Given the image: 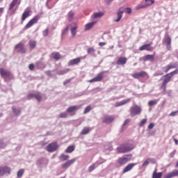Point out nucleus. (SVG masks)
<instances>
[{
  "instance_id": "8",
  "label": "nucleus",
  "mask_w": 178,
  "mask_h": 178,
  "mask_svg": "<svg viewBox=\"0 0 178 178\" xmlns=\"http://www.w3.org/2000/svg\"><path fill=\"white\" fill-rule=\"evenodd\" d=\"M145 4L137 6L136 7V10H138V9H145V8H149V6L155 3V0H145Z\"/></svg>"
},
{
  "instance_id": "43",
  "label": "nucleus",
  "mask_w": 178,
  "mask_h": 178,
  "mask_svg": "<svg viewBox=\"0 0 178 178\" xmlns=\"http://www.w3.org/2000/svg\"><path fill=\"white\" fill-rule=\"evenodd\" d=\"M90 111H91V106H88L85 108V110H84V111H83L84 115H86V113H88V112H90Z\"/></svg>"
},
{
  "instance_id": "31",
  "label": "nucleus",
  "mask_w": 178,
  "mask_h": 178,
  "mask_svg": "<svg viewBox=\"0 0 178 178\" xmlns=\"http://www.w3.org/2000/svg\"><path fill=\"white\" fill-rule=\"evenodd\" d=\"M73 151H74V145H70L65 149V152H66L67 154H72Z\"/></svg>"
},
{
  "instance_id": "27",
  "label": "nucleus",
  "mask_w": 178,
  "mask_h": 178,
  "mask_svg": "<svg viewBox=\"0 0 178 178\" xmlns=\"http://www.w3.org/2000/svg\"><path fill=\"white\" fill-rule=\"evenodd\" d=\"M94 24H95V22H90L85 25V30L86 31L90 30V29H92L94 27Z\"/></svg>"
},
{
  "instance_id": "5",
  "label": "nucleus",
  "mask_w": 178,
  "mask_h": 178,
  "mask_svg": "<svg viewBox=\"0 0 178 178\" xmlns=\"http://www.w3.org/2000/svg\"><path fill=\"white\" fill-rule=\"evenodd\" d=\"M119 154H124V152H129L133 149V145L129 146L127 145H122L117 148Z\"/></svg>"
},
{
  "instance_id": "47",
  "label": "nucleus",
  "mask_w": 178,
  "mask_h": 178,
  "mask_svg": "<svg viewBox=\"0 0 178 178\" xmlns=\"http://www.w3.org/2000/svg\"><path fill=\"white\" fill-rule=\"evenodd\" d=\"M59 118H60L62 119H65V118H67V113H61L60 114Z\"/></svg>"
},
{
  "instance_id": "46",
  "label": "nucleus",
  "mask_w": 178,
  "mask_h": 178,
  "mask_svg": "<svg viewBox=\"0 0 178 178\" xmlns=\"http://www.w3.org/2000/svg\"><path fill=\"white\" fill-rule=\"evenodd\" d=\"M35 95V93H29L27 95V99H32V98H34Z\"/></svg>"
},
{
  "instance_id": "9",
  "label": "nucleus",
  "mask_w": 178,
  "mask_h": 178,
  "mask_svg": "<svg viewBox=\"0 0 178 178\" xmlns=\"http://www.w3.org/2000/svg\"><path fill=\"white\" fill-rule=\"evenodd\" d=\"M58 148H59V145H58V143L54 142L49 144L46 147V149L47 151H48V152H55V151H56Z\"/></svg>"
},
{
  "instance_id": "3",
  "label": "nucleus",
  "mask_w": 178,
  "mask_h": 178,
  "mask_svg": "<svg viewBox=\"0 0 178 178\" xmlns=\"http://www.w3.org/2000/svg\"><path fill=\"white\" fill-rule=\"evenodd\" d=\"M129 156H130V155H124V156L119 157L116 161L117 165L119 166H124L126 163L131 161V159L129 158Z\"/></svg>"
},
{
  "instance_id": "11",
  "label": "nucleus",
  "mask_w": 178,
  "mask_h": 178,
  "mask_svg": "<svg viewBox=\"0 0 178 178\" xmlns=\"http://www.w3.org/2000/svg\"><path fill=\"white\" fill-rule=\"evenodd\" d=\"M132 77L134 79H140V77L144 78V77H149L147 72L145 71H141L140 72H136L132 74Z\"/></svg>"
},
{
  "instance_id": "61",
  "label": "nucleus",
  "mask_w": 178,
  "mask_h": 178,
  "mask_svg": "<svg viewBox=\"0 0 178 178\" xmlns=\"http://www.w3.org/2000/svg\"><path fill=\"white\" fill-rule=\"evenodd\" d=\"M3 8H0V13H3Z\"/></svg>"
},
{
  "instance_id": "25",
  "label": "nucleus",
  "mask_w": 178,
  "mask_h": 178,
  "mask_svg": "<svg viewBox=\"0 0 178 178\" xmlns=\"http://www.w3.org/2000/svg\"><path fill=\"white\" fill-rule=\"evenodd\" d=\"M144 62H147V60H151L152 62H154L155 60V58L154 57V55H146L142 58Z\"/></svg>"
},
{
  "instance_id": "48",
  "label": "nucleus",
  "mask_w": 178,
  "mask_h": 178,
  "mask_svg": "<svg viewBox=\"0 0 178 178\" xmlns=\"http://www.w3.org/2000/svg\"><path fill=\"white\" fill-rule=\"evenodd\" d=\"M95 169V163H93L88 168V172H92Z\"/></svg>"
},
{
  "instance_id": "15",
  "label": "nucleus",
  "mask_w": 178,
  "mask_h": 178,
  "mask_svg": "<svg viewBox=\"0 0 178 178\" xmlns=\"http://www.w3.org/2000/svg\"><path fill=\"white\" fill-rule=\"evenodd\" d=\"M123 13H124V8L121 7L118 9L117 12L118 19L115 20V22H119L122 19L123 17Z\"/></svg>"
},
{
  "instance_id": "56",
  "label": "nucleus",
  "mask_w": 178,
  "mask_h": 178,
  "mask_svg": "<svg viewBox=\"0 0 178 178\" xmlns=\"http://www.w3.org/2000/svg\"><path fill=\"white\" fill-rule=\"evenodd\" d=\"M29 67L30 70H34V67H35L34 64H30Z\"/></svg>"
},
{
  "instance_id": "59",
  "label": "nucleus",
  "mask_w": 178,
  "mask_h": 178,
  "mask_svg": "<svg viewBox=\"0 0 178 178\" xmlns=\"http://www.w3.org/2000/svg\"><path fill=\"white\" fill-rule=\"evenodd\" d=\"M173 140L175 141V145H178V140H177V139H176V138H173Z\"/></svg>"
},
{
  "instance_id": "35",
  "label": "nucleus",
  "mask_w": 178,
  "mask_h": 178,
  "mask_svg": "<svg viewBox=\"0 0 178 178\" xmlns=\"http://www.w3.org/2000/svg\"><path fill=\"white\" fill-rule=\"evenodd\" d=\"M1 170L3 171V174L6 175V173H10V168L9 167H1Z\"/></svg>"
},
{
  "instance_id": "60",
  "label": "nucleus",
  "mask_w": 178,
  "mask_h": 178,
  "mask_svg": "<svg viewBox=\"0 0 178 178\" xmlns=\"http://www.w3.org/2000/svg\"><path fill=\"white\" fill-rule=\"evenodd\" d=\"M154 76L156 77L158 76H162V74H159V73H156L154 74Z\"/></svg>"
},
{
  "instance_id": "36",
  "label": "nucleus",
  "mask_w": 178,
  "mask_h": 178,
  "mask_svg": "<svg viewBox=\"0 0 178 178\" xmlns=\"http://www.w3.org/2000/svg\"><path fill=\"white\" fill-rule=\"evenodd\" d=\"M73 17H74V12L70 11L68 13V20H69V22H72L73 20Z\"/></svg>"
},
{
  "instance_id": "30",
  "label": "nucleus",
  "mask_w": 178,
  "mask_h": 178,
  "mask_svg": "<svg viewBox=\"0 0 178 178\" xmlns=\"http://www.w3.org/2000/svg\"><path fill=\"white\" fill-rule=\"evenodd\" d=\"M152 178H162V172H156V170L153 172Z\"/></svg>"
},
{
  "instance_id": "37",
  "label": "nucleus",
  "mask_w": 178,
  "mask_h": 178,
  "mask_svg": "<svg viewBox=\"0 0 178 178\" xmlns=\"http://www.w3.org/2000/svg\"><path fill=\"white\" fill-rule=\"evenodd\" d=\"M158 101H159V99L149 101L148 102L149 106H154V105H156V104H158Z\"/></svg>"
},
{
  "instance_id": "62",
  "label": "nucleus",
  "mask_w": 178,
  "mask_h": 178,
  "mask_svg": "<svg viewBox=\"0 0 178 178\" xmlns=\"http://www.w3.org/2000/svg\"><path fill=\"white\" fill-rule=\"evenodd\" d=\"M175 152H176V151L174 152L173 155H175Z\"/></svg>"
},
{
  "instance_id": "19",
  "label": "nucleus",
  "mask_w": 178,
  "mask_h": 178,
  "mask_svg": "<svg viewBox=\"0 0 178 178\" xmlns=\"http://www.w3.org/2000/svg\"><path fill=\"white\" fill-rule=\"evenodd\" d=\"M131 101V99H127L125 100H122L121 102H115L114 104L115 108H119V106H123V105H126V104H129Z\"/></svg>"
},
{
  "instance_id": "28",
  "label": "nucleus",
  "mask_w": 178,
  "mask_h": 178,
  "mask_svg": "<svg viewBox=\"0 0 178 178\" xmlns=\"http://www.w3.org/2000/svg\"><path fill=\"white\" fill-rule=\"evenodd\" d=\"M90 131H91V129L89 127H85L81 131V134L84 136L86 134H88Z\"/></svg>"
},
{
  "instance_id": "54",
  "label": "nucleus",
  "mask_w": 178,
  "mask_h": 178,
  "mask_svg": "<svg viewBox=\"0 0 178 178\" xmlns=\"http://www.w3.org/2000/svg\"><path fill=\"white\" fill-rule=\"evenodd\" d=\"M129 123H130V120L127 119L125 120V121L123 123V126H126V124H129Z\"/></svg>"
},
{
  "instance_id": "7",
  "label": "nucleus",
  "mask_w": 178,
  "mask_h": 178,
  "mask_svg": "<svg viewBox=\"0 0 178 178\" xmlns=\"http://www.w3.org/2000/svg\"><path fill=\"white\" fill-rule=\"evenodd\" d=\"M104 74H105V72H99V74H97V75L95 78L88 81V83H98L99 81H102V80H104Z\"/></svg>"
},
{
  "instance_id": "12",
  "label": "nucleus",
  "mask_w": 178,
  "mask_h": 178,
  "mask_svg": "<svg viewBox=\"0 0 178 178\" xmlns=\"http://www.w3.org/2000/svg\"><path fill=\"white\" fill-rule=\"evenodd\" d=\"M163 42H164V44H167V49L168 51H170V48H171L170 45L172 44V38H170V36H169V35H165Z\"/></svg>"
},
{
  "instance_id": "50",
  "label": "nucleus",
  "mask_w": 178,
  "mask_h": 178,
  "mask_svg": "<svg viewBox=\"0 0 178 178\" xmlns=\"http://www.w3.org/2000/svg\"><path fill=\"white\" fill-rule=\"evenodd\" d=\"M69 31V26H66L65 29L63 31L62 35H65Z\"/></svg>"
},
{
  "instance_id": "21",
  "label": "nucleus",
  "mask_w": 178,
  "mask_h": 178,
  "mask_svg": "<svg viewBox=\"0 0 178 178\" xmlns=\"http://www.w3.org/2000/svg\"><path fill=\"white\" fill-rule=\"evenodd\" d=\"M79 109H81V106H71L67 109L66 112L67 113H73V112H76Z\"/></svg>"
},
{
  "instance_id": "4",
  "label": "nucleus",
  "mask_w": 178,
  "mask_h": 178,
  "mask_svg": "<svg viewBox=\"0 0 178 178\" xmlns=\"http://www.w3.org/2000/svg\"><path fill=\"white\" fill-rule=\"evenodd\" d=\"M15 51H16L18 54H26L27 52V49L24 46V43L19 42L14 47Z\"/></svg>"
},
{
  "instance_id": "53",
  "label": "nucleus",
  "mask_w": 178,
  "mask_h": 178,
  "mask_svg": "<svg viewBox=\"0 0 178 178\" xmlns=\"http://www.w3.org/2000/svg\"><path fill=\"white\" fill-rule=\"evenodd\" d=\"M172 175L170 174V172H168L167 174H165L163 178H172Z\"/></svg>"
},
{
  "instance_id": "1",
  "label": "nucleus",
  "mask_w": 178,
  "mask_h": 178,
  "mask_svg": "<svg viewBox=\"0 0 178 178\" xmlns=\"http://www.w3.org/2000/svg\"><path fill=\"white\" fill-rule=\"evenodd\" d=\"M175 74H178V69H176L163 76L164 79L163 81L161 87L160 88V90H163V92H166V85L172 80V77H173Z\"/></svg>"
},
{
  "instance_id": "26",
  "label": "nucleus",
  "mask_w": 178,
  "mask_h": 178,
  "mask_svg": "<svg viewBox=\"0 0 178 178\" xmlns=\"http://www.w3.org/2000/svg\"><path fill=\"white\" fill-rule=\"evenodd\" d=\"M29 45L30 49H35V48L37 47V41L30 40L29 42Z\"/></svg>"
},
{
  "instance_id": "44",
  "label": "nucleus",
  "mask_w": 178,
  "mask_h": 178,
  "mask_svg": "<svg viewBox=\"0 0 178 178\" xmlns=\"http://www.w3.org/2000/svg\"><path fill=\"white\" fill-rule=\"evenodd\" d=\"M145 123H147V118L142 120L139 124V126L140 127H143L144 126V124H145Z\"/></svg>"
},
{
  "instance_id": "32",
  "label": "nucleus",
  "mask_w": 178,
  "mask_h": 178,
  "mask_svg": "<svg viewBox=\"0 0 178 178\" xmlns=\"http://www.w3.org/2000/svg\"><path fill=\"white\" fill-rule=\"evenodd\" d=\"M102 16H104V13L99 12V13H93V15H92V17L93 19H97L98 17H102Z\"/></svg>"
},
{
  "instance_id": "13",
  "label": "nucleus",
  "mask_w": 178,
  "mask_h": 178,
  "mask_svg": "<svg viewBox=\"0 0 178 178\" xmlns=\"http://www.w3.org/2000/svg\"><path fill=\"white\" fill-rule=\"evenodd\" d=\"M31 13H33V12L31 11V10L26 8L21 17V20L22 22H24V20H26V19H27V17H30V15H31Z\"/></svg>"
},
{
  "instance_id": "6",
  "label": "nucleus",
  "mask_w": 178,
  "mask_h": 178,
  "mask_svg": "<svg viewBox=\"0 0 178 178\" xmlns=\"http://www.w3.org/2000/svg\"><path fill=\"white\" fill-rule=\"evenodd\" d=\"M38 20H40V15H35L33 18H32L24 26V30H27L32 27L33 24L38 23Z\"/></svg>"
},
{
  "instance_id": "58",
  "label": "nucleus",
  "mask_w": 178,
  "mask_h": 178,
  "mask_svg": "<svg viewBox=\"0 0 178 178\" xmlns=\"http://www.w3.org/2000/svg\"><path fill=\"white\" fill-rule=\"evenodd\" d=\"M3 171H2V167H0V176H3Z\"/></svg>"
},
{
  "instance_id": "16",
  "label": "nucleus",
  "mask_w": 178,
  "mask_h": 178,
  "mask_svg": "<svg viewBox=\"0 0 178 178\" xmlns=\"http://www.w3.org/2000/svg\"><path fill=\"white\" fill-rule=\"evenodd\" d=\"M140 51H149V52H152V51H154V47L151 46V44H145L142 45L139 48Z\"/></svg>"
},
{
  "instance_id": "23",
  "label": "nucleus",
  "mask_w": 178,
  "mask_h": 178,
  "mask_svg": "<svg viewBox=\"0 0 178 178\" xmlns=\"http://www.w3.org/2000/svg\"><path fill=\"white\" fill-rule=\"evenodd\" d=\"M51 58L54 59L55 60H59L62 59V55L59 52L54 51L51 54Z\"/></svg>"
},
{
  "instance_id": "17",
  "label": "nucleus",
  "mask_w": 178,
  "mask_h": 178,
  "mask_svg": "<svg viewBox=\"0 0 178 178\" xmlns=\"http://www.w3.org/2000/svg\"><path fill=\"white\" fill-rule=\"evenodd\" d=\"M75 162H76V159H72L71 160H69L65 163H64L63 164H62V168L63 169H67V168H70V166H72V165H73V163H74Z\"/></svg>"
},
{
  "instance_id": "55",
  "label": "nucleus",
  "mask_w": 178,
  "mask_h": 178,
  "mask_svg": "<svg viewBox=\"0 0 178 178\" xmlns=\"http://www.w3.org/2000/svg\"><path fill=\"white\" fill-rule=\"evenodd\" d=\"M178 113V111L172 112L170 113L169 116H176V114Z\"/></svg>"
},
{
  "instance_id": "10",
  "label": "nucleus",
  "mask_w": 178,
  "mask_h": 178,
  "mask_svg": "<svg viewBox=\"0 0 178 178\" xmlns=\"http://www.w3.org/2000/svg\"><path fill=\"white\" fill-rule=\"evenodd\" d=\"M141 113V107L138 106H134L130 108L131 116H136V115H140Z\"/></svg>"
},
{
  "instance_id": "24",
  "label": "nucleus",
  "mask_w": 178,
  "mask_h": 178,
  "mask_svg": "<svg viewBox=\"0 0 178 178\" xmlns=\"http://www.w3.org/2000/svg\"><path fill=\"white\" fill-rule=\"evenodd\" d=\"M127 63V58L126 57H120L116 62L117 65H126Z\"/></svg>"
},
{
  "instance_id": "20",
  "label": "nucleus",
  "mask_w": 178,
  "mask_h": 178,
  "mask_svg": "<svg viewBox=\"0 0 178 178\" xmlns=\"http://www.w3.org/2000/svg\"><path fill=\"white\" fill-rule=\"evenodd\" d=\"M136 165H137V163H131L128 164L123 169L122 173L124 174V173H127V172H130V170H131V169H133V168H134Z\"/></svg>"
},
{
  "instance_id": "38",
  "label": "nucleus",
  "mask_w": 178,
  "mask_h": 178,
  "mask_svg": "<svg viewBox=\"0 0 178 178\" xmlns=\"http://www.w3.org/2000/svg\"><path fill=\"white\" fill-rule=\"evenodd\" d=\"M77 33V26L71 29V34L72 37H74Z\"/></svg>"
},
{
  "instance_id": "14",
  "label": "nucleus",
  "mask_w": 178,
  "mask_h": 178,
  "mask_svg": "<svg viewBox=\"0 0 178 178\" xmlns=\"http://www.w3.org/2000/svg\"><path fill=\"white\" fill-rule=\"evenodd\" d=\"M177 65L176 64H168L166 66L162 67V70L164 73H168L169 70H172V69H176Z\"/></svg>"
},
{
  "instance_id": "33",
  "label": "nucleus",
  "mask_w": 178,
  "mask_h": 178,
  "mask_svg": "<svg viewBox=\"0 0 178 178\" xmlns=\"http://www.w3.org/2000/svg\"><path fill=\"white\" fill-rule=\"evenodd\" d=\"M69 158H70L69 155H66L65 154H62L59 156V159H60V161H62L63 162H65V161H67Z\"/></svg>"
},
{
  "instance_id": "2",
  "label": "nucleus",
  "mask_w": 178,
  "mask_h": 178,
  "mask_svg": "<svg viewBox=\"0 0 178 178\" xmlns=\"http://www.w3.org/2000/svg\"><path fill=\"white\" fill-rule=\"evenodd\" d=\"M0 75L4 79V81H10L13 79L12 72L4 68H0Z\"/></svg>"
},
{
  "instance_id": "49",
  "label": "nucleus",
  "mask_w": 178,
  "mask_h": 178,
  "mask_svg": "<svg viewBox=\"0 0 178 178\" xmlns=\"http://www.w3.org/2000/svg\"><path fill=\"white\" fill-rule=\"evenodd\" d=\"M88 54H92V52H95V49L94 47H90L87 50Z\"/></svg>"
},
{
  "instance_id": "45",
  "label": "nucleus",
  "mask_w": 178,
  "mask_h": 178,
  "mask_svg": "<svg viewBox=\"0 0 178 178\" xmlns=\"http://www.w3.org/2000/svg\"><path fill=\"white\" fill-rule=\"evenodd\" d=\"M151 162V159L148 158L143 164L142 166H147Z\"/></svg>"
},
{
  "instance_id": "63",
  "label": "nucleus",
  "mask_w": 178,
  "mask_h": 178,
  "mask_svg": "<svg viewBox=\"0 0 178 178\" xmlns=\"http://www.w3.org/2000/svg\"><path fill=\"white\" fill-rule=\"evenodd\" d=\"M110 1H113V0H110Z\"/></svg>"
},
{
  "instance_id": "52",
  "label": "nucleus",
  "mask_w": 178,
  "mask_h": 178,
  "mask_svg": "<svg viewBox=\"0 0 178 178\" xmlns=\"http://www.w3.org/2000/svg\"><path fill=\"white\" fill-rule=\"evenodd\" d=\"M154 126H155V124L151 122V123L148 125L147 129H149V130H151V129H154Z\"/></svg>"
},
{
  "instance_id": "40",
  "label": "nucleus",
  "mask_w": 178,
  "mask_h": 178,
  "mask_svg": "<svg viewBox=\"0 0 178 178\" xmlns=\"http://www.w3.org/2000/svg\"><path fill=\"white\" fill-rule=\"evenodd\" d=\"M24 175V169H21L17 172V177H22Z\"/></svg>"
},
{
  "instance_id": "64",
  "label": "nucleus",
  "mask_w": 178,
  "mask_h": 178,
  "mask_svg": "<svg viewBox=\"0 0 178 178\" xmlns=\"http://www.w3.org/2000/svg\"><path fill=\"white\" fill-rule=\"evenodd\" d=\"M19 3H20V1L19 2Z\"/></svg>"
},
{
  "instance_id": "29",
  "label": "nucleus",
  "mask_w": 178,
  "mask_h": 178,
  "mask_svg": "<svg viewBox=\"0 0 178 178\" xmlns=\"http://www.w3.org/2000/svg\"><path fill=\"white\" fill-rule=\"evenodd\" d=\"M34 98L38 100V102H41V101L42 100V95H41V92H37L36 93H35Z\"/></svg>"
},
{
  "instance_id": "18",
  "label": "nucleus",
  "mask_w": 178,
  "mask_h": 178,
  "mask_svg": "<svg viewBox=\"0 0 178 178\" xmlns=\"http://www.w3.org/2000/svg\"><path fill=\"white\" fill-rule=\"evenodd\" d=\"M114 120H115V117H113V115H111V116L106 115L102 119L103 123H106V124L112 123V122H113Z\"/></svg>"
},
{
  "instance_id": "42",
  "label": "nucleus",
  "mask_w": 178,
  "mask_h": 178,
  "mask_svg": "<svg viewBox=\"0 0 178 178\" xmlns=\"http://www.w3.org/2000/svg\"><path fill=\"white\" fill-rule=\"evenodd\" d=\"M170 173L171 174L172 177H176L178 176V170L171 172Z\"/></svg>"
},
{
  "instance_id": "39",
  "label": "nucleus",
  "mask_w": 178,
  "mask_h": 178,
  "mask_svg": "<svg viewBox=\"0 0 178 178\" xmlns=\"http://www.w3.org/2000/svg\"><path fill=\"white\" fill-rule=\"evenodd\" d=\"M13 112L17 116H19L20 115V110L16 108V107H13Z\"/></svg>"
},
{
  "instance_id": "41",
  "label": "nucleus",
  "mask_w": 178,
  "mask_h": 178,
  "mask_svg": "<svg viewBox=\"0 0 178 178\" xmlns=\"http://www.w3.org/2000/svg\"><path fill=\"white\" fill-rule=\"evenodd\" d=\"M49 34V29H46L44 31H42L43 37H47Z\"/></svg>"
},
{
  "instance_id": "22",
  "label": "nucleus",
  "mask_w": 178,
  "mask_h": 178,
  "mask_svg": "<svg viewBox=\"0 0 178 178\" xmlns=\"http://www.w3.org/2000/svg\"><path fill=\"white\" fill-rule=\"evenodd\" d=\"M81 62V57H78L76 58H74L69 61L68 65L69 66H74V65H79Z\"/></svg>"
},
{
  "instance_id": "34",
  "label": "nucleus",
  "mask_w": 178,
  "mask_h": 178,
  "mask_svg": "<svg viewBox=\"0 0 178 178\" xmlns=\"http://www.w3.org/2000/svg\"><path fill=\"white\" fill-rule=\"evenodd\" d=\"M19 0H13V1L10 3V6H9V10H12V9H13L15 8V6H16V3H17Z\"/></svg>"
},
{
  "instance_id": "57",
  "label": "nucleus",
  "mask_w": 178,
  "mask_h": 178,
  "mask_svg": "<svg viewBox=\"0 0 178 178\" xmlns=\"http://www.w3.org/2000/svg\"><path fill=\"white\" fill-rule=\"evenodd\" d=\"M99 47H104V45H106V42H101L99 43Z\"/></svg>"
},
{
  "instance_id": "51",
  "label": "nucleus",
  "mask_w": 178,
  "mask_h": 178,
  "mask_svg": "<svg viewBox=\"0 0 178 178\" xmlns=\"http://www.w3.org/2000/svg\"><path fill=\"white\" fill-rule=\"evenodd\" d=\"M125 13H128V15H130L131 13V8H125Z\"/></svg>"
}]
</instances>
